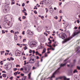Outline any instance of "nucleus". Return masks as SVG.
I'll use <instances>...</instances> for the list:
<instances>
[{"instance_id": "38", "label": "nucleus", "mask_w": 80, "mask_h": 80, "mask_svg": "<svg viewBox=\"0 0 80 80\" xmlns=\"http://www.w3.org/2000/svg\"><path fill=\"white\" fill-rule=\"evenodd\" d=\"M78 23H80V21H79V20H78L77 21Z\"/></svg>"}, {"instance_id": "23", "label": "nucleus", "mask_w": 80, "mask_h": 80, "mask_svg": "<svg viewBox=\"0 0 80 80\" xmlns=\"http://www.w3.org/2000/svg\"><path fill=\"white\" fill-rule=\"evenodd\" d=\"M54 18L56 19V20H57V19H58V17H57V16H56Z\"/></svg>"}, {"instance_id": "49", "label": "nucleus", "mask_w": 80, "mask_h": 80, "mask_svg": "<svg viewBox=\"0 0 80 80\" xmlns=\"http://www.w3.org/2000/svg\"><path fill=\"white\" fill-rule=\"evenodd\" d=\"M22 35H25V31H23L22 32Z\"/></svg>"}, {"instance_id": "54", "label": "nucleus", "mask_w": 80, "mask_h": 80, "mask_svg": "<svg viewBox=\"0 0 80 80\" xmlns=\"http://www.w3.org/2000/svg\"><path fill=\"white\" fill-rule=\"evenodd\" d=\"M6 52H8V53H9V52H10V51L8 50H6Z\"/></svg>"}, {"instance_id": "50", "label": "nucleus", "mask_w": 80, "mask_h": 80, "mask_svg": "<svg viewBox=\"0 0 80 80\" xmlns=\"http://www.w3.org/2000/svg\"><path fill=\"white\" fill-rule=\"evenodd\" d=\"M34 69H36V68L34 67H32V70H34Z\"/></svg>"}, {"instance_id": "9", "label": "nucleus", "mask_w": 80, "mask_h": 80, "mask_svg": "<svg viewBox=\"0 0 80 80\" xmlns=\"http://www.w3.org/2000/svg\"><path fill=\"white\" fill-rule=\"evenodd\" d=\"M67 64V63H65L63 64H60V67H64V66H65Z\"/></svg>"}, {"instance_id": "16", "label": "nucleus", "mask_w": 80, "mask_h": 80, "mask_svg": "<svg viewBox=\"0 0 80 80\" xmlns=\"http://www.w3.org/2000/svg\"><path fill=\"white\" fill-rule=\"evenodd\" d=\"M7 9L5 8L3 9V12L4 13H7Z\"/></svg>"}, {"instance_id": "12", "label": "nucleus", "mask_w": 80, "mask_h": 80, "mask_svg": "<svg viewBox=\"0 0 80 80\" xmlns=\"http://www.w3.org/2000/svg\"><path fill=\"white\" fill-rule=\"evenodd\" d=\"M31 72H30L28 74V78L29 79H30V77H31Z\"/></svg>"}, {"instance_id": "32", "label": "nucleus", "mask_w": 80, "mask_h": 80, "mask_svg": "<svg viewBox=\"0 0 80 80\" xmlns=\"http://www.w3.org/2000/svg\"><path fill=\"white\" fill-rule=\"evenodd\" d=\"M27 46H25V48H24V49L25 50H26V49H27Z\"/></svg>"}, {"instance_id": "33", "label": "nucleus", "mask_w": 80, "mask_h": 80, "mask_svg": "<svg viewBox=\"0 0 80 80\" xmlns=\"http://www.w3.org/2000/svg\"><path fill=\"white\" fill-rule=\"evenodd\" d=\"M77 68H78V70H80V67H79L78 66H77Z\"/></svg>"}, {"instance_id": "25", "label": "nucleus", "mask_w": 80, "mask_h": 80, "mask_svg": "<svg viewBox=\"0 0 80 80\" xmlns=\"http://www.w3.org/2000/svg\"><path fill=\"white\" fill-rule=\"evenodd\" d=\"M32 61H33V62H32V63H35V59H32Z\"/></svg>"}, {"instance_id": "56", "label": "nucleus", "mask_w": 80, "mask_h": 80, "mask_svg": "<svg viewBox=\"0 0 80 80\" xmlns=\"http://www.w3.org/2000/svg\"><path fill=\"white\" fill-rule=\"evenodd\" d=\"M23 68H21L20 69V71H22V70H23Z\"/></svg>"}, {"instance_id": "59", "label": "nucleus", "mask_w": 80, "mask_h": 80, "mask_svg": "<svg viewBox=\"0 0 80 80\" xmlns=\"http://www.w3.org/2000/svg\"><path fill=\"white\" fill-rule=\"evenodd\" d=\"M32 53H35V51L34 50H33L32 51Z\"/></svg>"}, {"instance_id": "18", "label": "nucleus", "mask_w": 80, "mask_h": 80, "mask_svg": "<svg viewBox=\"0 0 80 80\" xmlns=\"http://www.w3.org/2000/svg\"><path fill=\"white\" fill-rule=\"evenodd\" d=\"M2 77H4V78H5V77H7V75H6V74H3L2 75Z\"/></svg>"}, {"instance_id": "31", "label": "nucleus", "mask_w": 80, "mask_h": 80, "mask_svg": "<svg viewBox=\"0 0 80 80\" xmlns=\"http://www.w3.org/2000/svg\"><path fill=\"white\" fill-rule=\"evenodd\" d=\"M26 18V17L23 16H22V19H25Z\"/></svg>"}, {"instance_id": "20", "label": "nucleus", "mask_w": 80, "mask_h": 80, "mask_svg": "<svg viewBox=\"0 0 80 80\" xmlns=\"http://www.w3.org/2000/svg\"><path fill=\"white\" fill-rule=\"evenodd\" d=\"M26 78V77L24 76L23 77L22 79V80H25Z\"/></svg>"}, {"instance_id": "14", "label": "nucleus", "mask_w": 80, "mask_h": 80, "mask_svg": "<svg viewBox=\"0 0 80 80\" xmlns=\"http://www.w3.org/2000/svg\"><path fill=\"white\" fill-rule=\"evenodd\" d=\"M46 52V49L45 48H44V49L43 50L42 52V53H45Z\"/></svg>"}, {"instance_id": "51", "label": "nucleus", "mask_w": 80, "mask_h": 80, "mask_svg": "<svg viewBox=\"0 0 80 80\" xmlns=\"http://www.w3.org/2000/svg\"><path fill=\"white\" fill-rule=\"evenodd\" d=\"M52 46H53L54 48L56 46L55 45V44H54L52 45Z\"/></svg>"}, {"instance_id": "46", "label": "nucleus", "mask_w": 80, "mask_h": 80, "mask_svg": "<svg viewBox=\"0 0 80 80\" xmlns=\"http://www.w3.org/2000/svg\"><path fill=\"white\" fill-rule=\"evenodd\" d=\"M10 80H13V77H12L11 78H10Z\"/></svg>"}, {"instance_id": "62", "label": "nucleus", "mask_w": 80, "mask_h": 80, "mask_svg": "<svg viewBox=\"0 0 80 80\" xmlns=\"http://www.w3.org/2000/svg\"><path fill=\"white\" fill-rule=\"evenodd\" d=\"M2 73H6V72H5V71H2Z\"/></svg>"}, {"instance_id": "21", "label": "nucleus", "mask_w": 80, "mask_h": 80, "mask_svg": "<svg viewBox=\"0 0 80 80\" xmlns=\"http://www.w3.org/2000/svg\"><path fill=\"white\" fill-rule=\"evenodd\" d=\"M40 53H38V51H37L36 52V55H39Z\"/></svg>"}, {"instance_id": "24", "label": "nucleus", "mask_w": 80, "mask_h": 80, "mask_svg": "<svg viewBox=\"0 0 80 80\" xmlns=\"http://www.w3.org/2000/svg\"><path fill=\"white\" fill-rule=\"evenodd\" d=\"M47 46H48V47H50V48L52 47V46H51V44H50L49 45H47Z\"/></svg>"}, {"instance_id": "11", "label": "nucleus", "mask_w": 80, "mask_h": 80, "mask_svg": "<svg viewBox=\"0 0 80 80\" xmlns=\"http://www.w3.org/2000/svg\"><path fill=\"white\" fill-rule=\"evenodd\" d=\"M38 32H40L42 30V28H38Z\"/></svg>"}, {"instance_id": "13", "label": "nucleus", "mask_w": 80, "mask_h": 80, "mask_svg": "<svg viewBox=\"0 0 80 80\" xmlns=\"http://www.w3.org/2000/svg\"><path fill=\"white\" fill-rule=\"evenodd\" d=\"M18 39V37L17 35H15L14 36V39H15V40H17Z\"/></svg>"}, {"instance_id": "63", "label": "nucleus", "mask_w": 80, "mask_h": 80, "mask_svg": "<svg viewBox=\"0 0 80 80\" xmlns=\"http://www.w3.org/2000/svg\"><path fill=\"white\" fill-rule=\"evenodd\" d=\"M78 28V27H74V29H77Z\"/></svg>"}, {"instance_id": "44", "label": "nucleus", "mask_w": 80, "mask_h": 80, "mask_svg": "<svg viewBox=\"0 0 80 80\" xmlns=\"http://www.w3.org/2000/svg\"><path fill=\"white\" fill-rule=\"evenodd\" d=\"M15 33H17V34H18L19 33V32H15Z\"/></svg>"}, {"instance_id": "57", "label": "nucleus", "mask_w": 80, "mask_h": 80, "mask_svg": "<svg viewBox=\"0 0 80 80\" xmlns=\"http://www.w3.org/2000/svg\"><path fill=\"white\" fill-rule=\"evenodd\" d=\"M11 4H12V5H13V4H15V2H12V3H11Z\"/></svg>"}, {"instance_id": "29", "label": "nucleus", "mask_w": 80, "mask_h": 80, "mask_svg": "<svg viewBox=\"0 0 80 80\" xmlns=\"http://www.w3.org/2000/svg\"><path fill=\"white\" fill-rule=\"evenodd\" d=\"M44 35H45L46 36H48V34L47 33L44 32Z\"/></svg>"}, {"instance_id": "3", "label": "nucleus", "mask_w": 80, "mask_h": 80, "mask_svg": "<svg viewBox=\"0 0 80 80\" xmlns=\"http://www.w3.org/2000/svg\"><path fill=\"white\" fill-rule=\"evenodd\" d=\"M36 45V42L35 41H32L30 43V47H35Z\"/></svg>"}, {"instance_id": "7", "label": "nucleus", "mask_w": 80, "mask_h": 80, "mask_svg": "<svg viewBox=\"0 0 80 80\" xmlns=\"http://www.w3.org/2000/svg\"><path fill=\"white\" fill-rule=\"evenodd\" d=\"M11 67H12V65H11V67H9L8 65H5V68H6V69H7V70H10V69L11 68Z\"/></svg>"}, {"instance_id": "45", "label": "nucleus", "mask_w": 80, "mask_h": 80, "mask_svg": "<svg viewBox=\"0 0 80 80\" xmlns=\"http://www.w3.org/2000/svg\"><path fill=\"white\" fill-rule=\"evenodd\" d=\"M70 73H73V72H72V70L71 69L70 71Z\"/></svg>"}, {"instance_id": "47", "label": "nucleus", "mask_w": 80, "mask_h": 80, "mask_svg": "<svg viewBox=\"0 0 80 80\" xmlns=\"http://www.w3.org/2000/svg\"><path fill=\"white\" fill-rule=\"evenodd\" d=\"M21 76H22V77H23L24 76V74H21Z\"/></svg>"}, {"instance_id": "30", "label": "nucleus", "mask_w": 80, "mask_h": 80, "mask_svg": "<svg viewBox=\"0 0 80 80\" xmlns=\"http://www.w3.org/2000/svg\"><path fill=\"white\" fill-rule=\"evenodd\" d=\"M34 13L35 14H37V11L35 10L34 11Z\"/></svg>"}, {"instance_id": "60", "label": "nucleus", "mask_w": 80, "mask_h": 80, "mask_svg": "<svg viewBox=\"0 0 80 80\" xmlns=\"http://www.w3.org/2000/svg\"><path fill=\"white\" fill-rule=\"evenodd\" d=\"M36 58H37V59H38V58H39V57H38V56H36Z\"/></svg>"}, {"instance_id": "1", "label": "nucleus", "mask_w": 80, "mask_h": 80, "mask_svg": "<svg viewBox=\"0 0 80 80\" xmlns=\"http://www.w3.org/2000/svg\"><path fill=\"white\" fill-rule=\"evenodd\" d=\"M60 38L62 40H64L62 41V43H64L66 42H67L69 41L70 40L73 38V37H72V36H71L67 38V35H66L65 33H63V34L60 37Z\"/></svg>"}, {"instance_id": "17", "label": "nucleus", "mask_w": 80, "mask_h": 80, "mask_svg": "<svg viewBox=\"0 0 80 80\" xmlns=\"http://www.w3.org/2000/svg\"><path fill=\"white\" fill-rule=\"evenodd\" d=\"M50 13H52L53 12V9H50Z\"/></svg>"}, {"instance_id": "19", "label": "nucleus", "mask_w": 80, "mask_h": 80, "mask_svg": "<svg viewBox=\"0 0 80 80\" xmlns=\"http://www.w3.org/2000/svg\"><path fill=\"white\" fill-rule=\"evenodd\" d=\"M78 71L76 69H75L73 72L74 73H75V72L78 73Z\"/></svg>"}, {"instance_id": "6", "label": "nucleus", "mask_w": 80, "mask_h": 80, "mask_svg": "<svg viewBox=\"0 0 80 80\" xmlns=\"http://www.w3.org/2000/svg\"><path fill=\"white\" fill-rule=\"evenodd\" d=\"M62 78H63L64 80H70V78H67L65 76H61L60 79Z\"/></svg>"}, {"instance_id": "27", "label": "nucleus", "mask_w": 80, "mask_h": 80, "mask_svg": "<svg viewBox=\"0 0 80 80\" xmlns=\"http://www.w3.org/2000/svg\"><path fill=\"white\" fill-rule=\"evenodd\" d=\"M26 40H27L26 39H24L23 40V42H26Z\"/></svg>"}, {"instance_id": "40", "label": "nucleus", "mask_w": 80, "mask_h": 80, "mask_svg": "<svg viewBox=\"0 0 80 80\" xmlns=\"http://www.w3.org/2000/svg\"><path fill=\"white\" fill-rule=\"evenodd\" d=\"M10 32L11 33H14V31H13V30H11Z\"/></svg>"}, {"instance_id": "5", "label": "nucleus", "mask_w": 80, "mask_h": 80, "mask_svg": "<svg viewBox=\"0 0 80 80\" xmlns=\"http://www.w3.org/2000/svg\"><path fill=\"white\" fill-rule=\"evenodd\" d=\"M18 50H17L15 52V55H16V57H17L18 56H20V53L18 52Z\"/></svg>"}, {"instance_id": "28", "label": "nucleus", "mask_w": 80, "mask_h": 80, "mask_svg": "<svg viewBox=\"0 0 80 80\" xmlns=\"http://www.w3.org/2000/svg\"><path fill=\"white\" fill-rule=\"evenodd\" d=\"M45 10H46V12L47 13L48 12V9H47V8H45Z\"/></svg>"}, {"instance_id": "39", "label": "nucleus", "mask_w": 80, "mask_h": 80, "mask_svg": "<svg viewBox=\"0 0 80 80\" xmlns=\"http://www.w3.org/2000/svg\"><path fill=\"white\" fill-rule=\"evenodd\" d=\"M25 6V3H23L22 5V7H24Z\"/></svg>"}, {"instance_id": "43", "label": "nucleus", "mask_w": 80, "mask_h": 80, "mask_svg": "<svg viewBox=\"0 0 80 80\" xmlns=\"http://www.w3.org/2000/svg\"><path fill=\"white\" fill-rule=\"evenodd\" d=\"M23 60H24L27 58H25V56H23Z\"/></svg>"}, {"instance_id": "22", "label": "nucleus", "mask_w": 80, "mask_h": 80, "mask_svg": "<svg viewBox=\"0 0 80 80\" xmlns=\"http://www.w3.org/2000/svg\"><path fill=\"white\" fill-rule=\"evenodd\" d=\"M43 2H46V3H48V2H47V0H44Z\"/></svg>"}, {"instance_id": "55", "label": "nucleus", "mask_w": 80, "mask_h": 80, "mask_svg": "<svg viewBox=\"0 0 80 80\" xmlns=\"http://www.w3.org/2000/svg\"><path fill=\"white\" fill-rule=\"evenodd\" d=\"M18 71H17V72H15V74H16V75H17L18 74Z\"/></svg>"}, {"instance_id": "15", "label": "nucleus", "mask_w": 80, "mask_h": 80, "mask_svg": "<svg viewBox=\"0 0 80 80\" xmlns=\"http://www.w3.org/2000/svg\"><path fill=\"white\" fill-rule=\"evenodd\" d=\"M77 33H74L73 34H72V36H71V37H75V36H76L77 35Z\"/></svg>"}, {"instance_id": "2", "label": "nucleus", "mask_w": 80, "mask_h": 80, "mask_svg": "<svg viewBox=\"0 0 80 80\" xmlns=\"http://www.w3.org/2000/svg\"><path fill=\"white\" fill-rule=\"evenodd\" d=\"M60 67L52 75L51 77H49V78H50V80H53L52 78H55V77L56 75H59L60 73Z\"/></svg>"}, {"instance_id": "41", "label": "nucleus", "mask_w": 80, "mask_h": 80, "mask_svg": "<svg viewBox=\"0 0 80 80\" xmlns=\"http://www.w3.org/2000/svg\"><path fill=\"white\" fill-rule=\"evenodd\" d=\"M22 55H25V54L24 53V52H23L22 53Z\"/></svg>"}, {"instance_id": "34", "label": "nucleus", "mask_w": 80, "mask_h": 80, "mask_svg": "<svg viewBox=\"0 0 80 80\" xmlns=\"http://www.w3.org/2000/svg\"><path fill=\"white\" fill-rule=\"evenodd\" d=\"M24 13H25V16H27V15L28 14L27 13H26V12H24Z\"/></svg>"}, {"instance_id": "8", "label": "nucleus", "mask_w": 80, "mask_h": 80, "mask_svg": "<svg viewBox=\"0 0 80 80\" xmlns=\"http://www.w3.org/2000/svg\"><path fill=\"white\" fill-rule=\"evenodd\" d=\"M77 53H79L80 52V47L78 46L77 49Z\"/></svg>"}, {"instance_id": "4", "label": "nucleus", "mask_w": 80, "mask_h": 80, "mask_svg": "<svg viewBox=\"0 0 80 80\" xmlns=\"http://www.w3.org/2000/svg\"><path fill=\"white\" fill-rule=\"evenodd\" d=\"M27 33L28 35H32L33 34V32L31 31H30L29 30H28L27 31Z\"/></svg>"}, {"instance_id": "53", "label": "nucleus", "mask_w": 80, "mask_h": 80, "mask_svg": "<svg viewBox=\"0 0 80 80\" xmlns=\"http://www.w3.org/2000/svg\"><path fill=\"white\" fill-rule=\"evenodd\" d=\"M51 50H54L55 49L53 48L52 47L51 48Z\"/></svg>"}, {"instance_id": "61", "label": "nucleus", "mask_w": 80, "mask_h": 80, "mask_svg": "<svg viewBox=\"0 0 80 80\" xmlns=\"http://www.w3.org/2000/svg\"><path fill=\"white\" fill-rule=\"evenodd\" d=\"M1 53H5V51H1L0 52Z\"/></svg>"}, {"instance_id": "64", "label": "nucleus", "mask_w": 80, "mask_h": 80, "mask_svg": "<svg viewBox=\"0 0 80 80\" xmlns=\"http://www.w3.org/2000/svg\"><path fill=\"white\" fill-rule=\"evenodd\" d=\"M80 32H76V34L77 35Z\"/></svg>"}, {"instance_id": "58", "label": "nucleus", "mask_w": 80, "mask_h": 80, "mask_svg": "<svg viewBox=\"0 0 80 80\" xmlns=\"http://www.w3.org/2000/svg\"><path fill=\"white\" fill-rule=\"evenodd\" d=\"M18 20L20 21V22L22 21V20L18 18Z\"/></svg>"}, {"instance_id": "35", "label": "nucleus", "mask_w": 80, "mask_h": 80, "mask_svg": "<svg viewBox=\"0 0 80 80\" xmlns=\"http://www.w3.org/2000/svg\"><path fill=\"white\" fill-rule=\"evenodd\" d=\"M10 59H11V60H14V58H13L11 57L10 58Z\"/></svg>"}, {"instance_id": "36", "label": "nucleus", "mask_w": 80, "mask_h": 80, "mask_svg": "<svg viewBox=\"0 0 80 80\" xmlns=\"http://www.w3.org/2000/svg\"><path fill=\"white\" fill-rule=\"evenodd\" d=\"M13 70H14V72H15V71H16V70H17V68H13Z\"/></svg>"}, {"instance_id": "48", "label": "nucleus", "mask_w": 80, "mask_h": 80, "mask_svg": "<svg viewBox=\"0 0 80 80\" xmlns=\"http://www.w3.org/2000/svg\"><path fill=\"white\" fill-rule=\"evenodd\" d=\"M68 58L67 59H66L64 61V62H66V61L68 60Z\"/></svg>"}, {"instance_id": "10", "label": "nucleus", "mask_w": 80, "mask_h": 80, "mask_svg": "<svg viewBox=\"0 0 80 80\" xmlns=\"http://www.w3.org/2000/svg\"><path fill=\"white\" fill-rule=\"evenodd\" d=\"M35 65L37 66V67H39V61H38V63H36L35 64Z\"/></svg>"}, {"instance_id": "42", "label": "nucleus", "mask_w": 80, "mask_h": 80, "mask_svg": "<svg viewBox=\"0 0 80 80\" xmlns=\"http://www.w3.org/2000/svg\"><path fill=\"white\" fill-rule=\"evenodd\" d=\"M2 33H5V32L3 30H2Z\"/></svg>"}, {"instance_id": "37", "label": "nucleus", "mask_w": 80, "mask_h": 80, "mask_svg": "<svg viewBox=\"0 0 80 80\" xmlns=\"http://www.w3.org/2000/svg\"><path fill=\"white\" fill-rule=\"evenodd\" d=\"M32 51L31 50V49H30L29 51V53H32Z\"/></svg>"}, {"instance_id": "26", "label": "nucleus", "mask_w": 80, "mask_h": 80, "mask_svg": "<svg viewBox=\"0 0 80 80\" xmlns=\"http://www.w3.org/2000/svg\"><path fill=\"white\" fill-rule=\"evenodd\" d=\"M59 79H60V77L56 78V80H58Z\"/></svg>"}, {"instance_id": "52", "label": "nucleus", "mask_w": 80, "mask_h": 80, "mask_svg": "<svg viewBox=\"0 0 80 80\" xmlns=\"http://www.w3.org/2000/svg\"><path fill=\"white\" fill-rule=\"evenodd\" d=\"M41 18L42 19H43V18H44V17L43 16H42L41 17Z\"/></svg>"}]
</instances>
